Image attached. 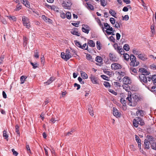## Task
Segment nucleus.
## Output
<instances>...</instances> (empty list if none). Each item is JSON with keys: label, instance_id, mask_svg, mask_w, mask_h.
Returning <instances> with one entry per match:
<instances>
[{"label": "nucleus", "instance_id": "09e8293b", "mask_svg": "<svg viewBox=\"0 0 156 156\" xmlns=\"http://www.w3.org/2000/svg\"><path fill=\"white\" fill-rule=\"evenodd\" d=\"M67 18L68 19H70L71 17V15L70 12H68L66 13Z\"/></svg>", "mask_w": 156, "mask_h": 156}, {"label": "nucleus", "instance_id": "69168bd1", "mask_svg": "<svg viewBox=\"0 0 156 156\" xmlns=\"http://www.w3.org/2000/svg\"><path fill=\"white\" fill-rule=\"evenodd\" d=\"M109 39L113 43H115V39L112 36H111L109 37Z\"/></svg>", "mask_w": 156, "mask_h": 156}, {"label": "nucleus", "instance_id": "0eeeda50", "mask_svg": "<svg viewBox=\"0 0 156 156\" xmlns=\"http://www.w3.org/2000/svg\"><path fill=\"white\" fill-rule=\"evenodd\" d=\"M90 78L93 83L97 84L99 83L98 78L93 75L91 74Z\"/></svg>", "mask_w": 156, "mask_h": 156}, {"label": "nucleus", "instance_id": "39448f33", "mask_svg": "<svg viewBox=\"0 0 156 156\" xmlns=\"http://www.w3.org/2000/svg\"><path fill=\"white\" fill-rule=\"evenodd\" d=\"M131 62L130 65L133 66H136L139 64V62L136 60V58L134 55H131L130 56Z\"/></svg>", "mask_w": 156, "mask_h": 156}, {"label": "nucleus", "instance_id": "052dcab7", "mask_svg": "<svg viewBox=\"0 0 156 156\" xmlns=\"http://www.w3.org/2000/svg\"><path fill=\"white\" fill-rule=\"evenodd\" d=\"M22 6L21 5H17L15 9L16 11H19L22 8Z\"/></svg>", "mask_w": 156, "mask_h": 156}, {"label": "nucleus", "instance_id": "680f3d73", "mask_svg": "<svg viewBox=\"0 0 156 156\" xmlns=\"http://www.w3.org/2000/svg\"><path fill=\"white\" fill-rule=\"evenodd\" d=\"M30 63L33 66V67L34 68L38 67V65L37 63L34 64L32 62H31Z\"/></svg>", "mask_w": 156, "mask_h": 156}, {"label": "nucleus", "instance_id": "8fccbe9b", "mask_svg": "<svg viewBox=\"0 0 156 156\" xmlns=\"http://www.w3.org/2000/svg\"><path fill=\"white\" fill-rule=\"evenodd\" d=\"M73 133V130H72L69 132H68L66 133L65 134L66 136H69L71 135H72V133Z\"/></svg>", "mask_w": 156, "mask_h": 156}, {"label": "nucleus", "instance_id": "c756f323", "mask_svg": "<svg viewBox=\"0 0 156 156\" xmlns=\"http://www.w3.org/2000/svg\"><path fill=\"white\" fill-rule=\"evenodd\" d=\"M109 13L113 16L115 18L116 17L115 16L116 15V13L114 10L112 9H110L109 11Z\"/></svg>", "mask_w": 156, "mask_h": 156}, {"label": "nucleus", "instance_id": "c85d7f7f", "mask_svg": "<svg viewBox=\"0 0 156 156\" xmlns=\"http://www.w3.org/2000/svg\"><path fill=\"white\" fill-rule=\"evenodd\" d=\"M130 72L132 74L136 75L137 74V70L136 69H130Z\"/></svg>", "mask_w": 156, "mask_h": 156}, {"label": "nucleus", "instance_id": "5701e85b", "mask_svg": "<svg viewBox=\"0 0 156 156\" xmlns=\"http://www.w3.org/2000/svg\"><path fill=\"white\" fill-rule=\"evenodd\" d=\"M116 50L121 55H123L124 54L123 50L121 47L120 46H118L117 47Z\"/></svg>", "mask_w": 156, "mask_h": 156}, {"label": "nucleus", "instance_id": "4468645a", "mask_svg": "<svg viewBox=\"0 0 156 156\" xmlns=\"http://www.w3.org/2000/svg\"><path fill=\"white\" fill-rule=\"evenodd\" d=\"M122 80L124 84H129L131 83V80L128 77L125 76L123 78Z\"/></svg>", "mask_w": 156, "mask_h": 156}, {"label": "nucleus", "instance_id": "e433bc0d", "mask_svg": "<svg viewBox=\"0 0 156 156\" xmlns=\"http://www.w3.org/2000/svg\"><path fill=\"white\" fill-rule=\"evenodd\" d=\"M101 5L103 7L107 5V2L105 0H100Z\"/></svg>", "mask_w": 156, "mask_h": 156}, {"label": "nucleus", "instance_id": "423d86ee", "mask_svg": "<svg viewBox=\"0 0 156 156\" xmlns=\"http://www.w3.org/2000/svg\"><path fill=\"white\" fill-rule=\"evenodd\" d=\"M83 27L82 28V30L83 32L87 34H88L89 31L90 30V28L89 27L85 24H83L82 25Z\"/></svg>", "mask_w": 156, "mask_h": 156}, {"label": "nucleus", "instance_id": "6e6552de", "mask_svg": "<svg viewBox=\"0 0 156 156\" xmlns=\"http://www.w3.org/2000/svg\"><path fill=\"white\" fill-rule=\"evenodd\" d=\"M95 61L97 62L96 65L100 66L103 63L102 58L99 56H97L95 58Z\"/></svg>", "mask_w": 156, "mask_h": 156}, {"label": "nucleus", "instance_id": "0e129e2a", "mask_svg": "<svg viewBox=\"0 0 156 156\" xmlns=\"http://www.w3.org/2000/svg\"><path fill=\"white\" fill-rule=\"evenodd\" d=\"M12 152H13V154L14 155L16 156L18 154V152L17 151H15L14 149H13V148L12 149Z\"/></svg>", "mask_w": 156, "mask_h": 156}, {"label": "nucleus", "instance_id": "6e6d98bb", "mask_svg": "<svg viewBox=\"0 0 156 156\" xmlns=\"http://www.w3.org/2000/svg\"><path fill=\"white\" fill-rule=\"evenodd\" d=\"M110 21L111 23L113 25L115 23V19L113 18H111L110 19Z\"/></svg>", "mask_w": 156, "mask_h": 156}, {"label": "nucleus", "instance_id": "bb28decb", "mask_svg": "<svg viewBox=\"0 0 156 156\" xmlns=\"http://www.w3.org/2000/svg\"><path fill=\"white\" fill-rule=\"evenodd\" d=\"M27 78V77L26 76H21L20 77L21 83H23L26 80V79Z\"/></svg>", "mask_w": 156, "mask_h": 156}, {"label": "nucleus", "instance_id": "c03bdc74", "mask_svg": "<svg viewBox=\"0 0 156 156\" xmlns=\"http://www.w3.org/2000/svg\"><path fill=\"white\" fill-rule=\"evenodd\" d=\"M124 58L125 60L127 61H128L129 58V55L127 53L125 54L124 55Z\"/></svg>", "mask_w": 156, "mask_h": 156}, {"label": "nucleus", "instance_id": "cd10ccee", "mask_svg": "<svg viewBox=\"0 0 156 156\" xmlns=\"http://www.w3.org/2000/svg\"><path fill=\"white\" fill-rule=\"evenodd\" d=\"M34 57L36 58H38L39 57V51L38 50H36L34 51Z\"/></svg>", "mask_w": 156, "mask_h": 156}, {"label": "nucleus", "instance_id": "774afa93", "mask_svg": "<svg viewBox=\"0 0 156 156\" xmlns=\"http://www.w3.org/2000/svg\"><path fill=\"white\" fill-rule=\"evenodd\" d=\"M56 120H55V119L54 118H52L50 120V123H54L55 122Z\"/></svg>", "mask_w": 156, "mask_h": 156}, {"label": "nucleus", "instance_id": "864d4df0", "mask_svg": "<svg viewBox=\"0 0 156 156\" xmlns=\"http://www.w3.org/2000/svg\"><path fill=\"white\" fill-rule=\"evenodd\" d=\"M108 91L109 92L111 93L112 94L115 95H116L117 94V93L116 92H115L114 90L112 89H109Z\"/></svg>", "mask_w": 156, "mask_h": 156}, {"label": "nucleus", "instance_id": "6ab92c4d", "mask_svg": "<svg viewBox=\"0 0 156 156\" xmlns=\"http://www.w3.org/2000/svg\"><path fill=\"white\" fill-rule=\"evenodd\" d=\"M123 88L126 91L129 92L130 90V87L127 84H123L122 85Z\"/></svg>", "mask_w": 156, "mask_h": 156}, {"label": "nucleus", "instance_id": "3c124183", "mask_svg": "<svg viewBox=\"0 0 156 156\" xmlns=\"http://www.w3.org/2000/svg\"><path fill=\"white\" fill-rule=\"evenodd\" d=\"M8 17L10 20L14 21H15L16 20V18L14 16H9Z\"/></svg>", "mask_w": 156, "mask_h": 156}, {"label": "nucleus", "instance_id": "603ef678", "mask_svg": "<svg viewBox=\"0 0 156 156\" xmlns=\"http://www.w3.org/2000/svg\"><path fill=\"white\" fill-rule=\"evenodd\" d=\"M42 18L43 19V20L45 21H49V20H50V19L48 17H46L44 15H42Z\"/></svg>", "mask_w": 156, "mask_h": 156}, {"label": "nucleus", "instance_id": "dca6fc26", "mask_svg": "<svg viewBox=\"0 0 156 156\" xmlns=\"http://www.w3.org/2000/svg\"><path fill=\"white\" fill-rule=\"evenodd\" d=\"M138 57L143 61H145L147 59V56L145 55L141 54L138 55Z\"/></svg>", "mask_w": 156, "mask_h": 156}, {"label": "nucleus", "instance_id": "bf43d9fd", "mask_svg": "<svg viewBox=\"0 0 156 156\" xmlns=\"http://www.w3.org/2000/svg\"><path fill=\"white\" fill-rule=\"evenodd\" d=\"M27 38L26 37H23V45L26 46L27 43Z\"/></svg>", "mask_w": 156, "mask_h": 156}, {"label": "nucleus", "instance_id": "13d9d810", "mask_svg": "<svg viewBox=\"0 0 156 156\" xmlns=\"http://www.w3.org/2000/svg\"><path fill=\"white\" fill-rule=\"evenodd\" d=\"M74 42L76 46L80 48L81 47V45L80 44L79 42L77 40L75 41Z\"/></svg>", "mask_w": 156, "mask_h": 156}, {"label": "nucleus", "instance_id": "473e14b6", "mask_svg": "<svg viewBox=\"0 0 156 156\" xmlns=\"http://www.w3.org/2000/svg\"><path fill=\"white\" fill-rule=\"evenodd\" d=\"M3 137H5V139L7 140H8V138L9 136L7 134V132L6 130H4L3 131Z\"/></svg>", "mask_w": 156, "mask_h": 156}, {"label": "nucleus", "instance_id": "aec40b11", "mask_svg": "<svg viewBox=\"0 0 156 156\" xmlns=\"http://www.w3.org/2000/svg\"><path fill=\"white\" fill-rule=\"evenodd\" d=\"M88 110L89 114L91 116H93L94 115L93 108L91 105H89L88 106Z\"/></svg>", "mask_w": 156, "mask_h": 156}, {"label": "nucleus", "instance_id": "49530a36", "mask_svg": "<svg viewBox=\"0 0 156 156\" xmlns=\"http://www.w3.org/2000/svg\"><path fill=\"white\" fill-rule=\"evenodd\" d=\"M135 140L138 143H139L141 142V140L139 137L136 135H135Z\"/></svg>", "mask_w": 156, "mask_h": 156}, {"label": "nucleus", "instance_id": "79ce46f5", "mask_svg": "<svg viewBox=\"0 0 156 156\" xmlns=\"http://www.w3.org/2000/svg\"><path fill=\"white\" fill-rule=\"evenodd\" d=\"M154 24H152L151 26V32L152 34H154L155 33V30L154 28Z\"/></svg>", "mask_w": 156, "mask_h": 156}, {"label": "nucleus", "instance_id": "f03ea898", "mask_svg": "<svg viewBox=\"0 0 156 156\" xmlns=\"http://www.w3.org/2000/svg\"><path fill=\"white\" fill-rule=\"evenodd\" d=\"M61 57L66 61H67L73 56L70 50L67 49H66L65 53L62 52L61 54Z\"/></svg>", "mask_w": 156, "mask_h": 156}, {"label": "nucleus", "instance_id": "72a5a7b5", "mask_svg": "<svg viewBox=\"0 0 156 156\" xmlns=\"http://www.w3.org/2000/svg\"><path fill=\"white\" fill-rule=\"evenodd\" d=\"M88 43L90 46L94 47L95 46V44L93 40H90L89 41H88Z\"/></svg>", "mask_w": 156, "mask_h": 156}, {"label": "nucleus", "instance_id": "f704fd0d", "mask_svg": "<svg viewBox=\"0 0 156 156\" xmlns=\"http://www.w3.org/2000/svg\"><path fill=\"white\" fill-rule=\"evenodd\" d=\"M123 49L126 51H128L129 50L130 48L128 44H125L123 46Z\"/></svg>", "mask_w": 156, "mask_h": 156}, {"label": "nucleus", "instance_id": "4be33fe9", "mask_svg": "<svg viewBox=\"0 0 156 156\" xmlns=\"http://www.w3.org/2000/svg\"><path fill=\"white\" fill-rule=\"evenodd\" d=\"M87 4V8L91 10H94V8L93 5L91 4L90 2H86Z\"/></svg>", "mask_w": 156, "mask_h": 156}, {"label": "nucleus", "instance_id": "f3484780", "mask_svg": "<svg viewBox=\"0 0 156 156\" xmlns=\"http://www.w3.org/2000/svg\"><path fill=\"white\" fill-rule=\"evenodd\" d=\"M55 79V78L54 77H51L49 80H48L47 82H44V83L45 84V85H49Z\"/></svg>", "mask_w": 156, "mask_h": 156}, {"label": "nucleus", "instance_id": "a878e982", "mask_svg": "<svg viewBox=\"0 0 156 156\" xmlns=\"http://www.w3.org/2000/svg\"><path fill=\"white\" fill-rule=\"evenodd\" d=\"M149 142L147 141V140H145L144 145L145 149H148L149 148Z\"/></svg>", "mask_w": 156, "mask_h": 156}, {"label": "nucleus", "instance_id": "f8f14e48", "mask_svg": "<svg viewBox=\"0 0 156 156\" xmlns=\"http://www.w3.org/2000/svg\"><path fill=\"white\" fill-rule=\"evenodd\" d=\"M140 72L141 73V75H147L149 74L150 72L147 69H139Z\"/></svg>", "mask_w": 156, "mask_h": 156}, {"label": "nucleus", "instance_id": "a19ab883", "mask_svg": "<svg viewBox=\"0 0 156 156\" xmlns=\"http://www.w3.org/2000/svg\"><path fill=\"white\" fill-rule=\"evenodd\" d=\"M121 103L123 105V106H125L126 105V101L123 98H121L120 100Z\"/></svg>", "mask_w": 156, "mask_h": 156}, {"label": "nucleus", "instance_id": "338daca9", "mask_svg": "<svg viewBox=\"0 0 156 156\" xmlns=\"http://www.w3.org/2000/svg\"><path fill=\"white\" fill-rule=\"evenodd\" d=\"M78 80L79 82L81 84H84V82L83 81H82V79L80 77H79L78 78Z\"/></svg>", "mask_w": 156, "mask_h": 156}, {"label": "nucleus", "instance_id": "4c0bfd02", "mask_svg": "<svg viewBox=\"0 0 156 156\" xmlns=\"http://www.w3.org/2000/svg\"><path fill=\"white\" fill-rule=\"evenodd\" d=\"M97 47V49L100 50L101 48V43L99 41H97L96 42Z\"/></svg>", "mask_w": 156, "mask_h": 156}, {"label": "nucleus", "instance_id": "20e7f679", "mask_svg": "<svg viewBox=\"0 0 156 156\" xmlns=\"http://www.w3.org/2000/svg\"><path fill=\"white\" fill-rule=\"evenodd\" d=\"M22 22L24 26L29 29L30 27V22L28 18L25 16H22Z\"/></svg>", "mask_w": 156, "mask_h": 156}, {"label": "nucleus", "instance_id": "ea45409f", "mask_svg": "<svg viewBox=\"0 0 156 156\" xmlns=\"http://www.w3.org/2000/svg\"><path fill=\"white\" fill-rule=\"evenodd\" d=\"M151 148L154 150L156 151V142H154L151 145Z\"/></svg>", "mask_w": 156, "mask_h": 156}, {"label": "nucleus", "instance_id": "2f4dec72", "mask_svg": "<svg viewBox=\"0 0 156 156\" xmlns=\"http://www.w3.org/2000/svg\"><path fill=\"white\" fill-rule=\"evenodd\" d=\"M71 33L73 35H76L78 36H80V33L75 30H73L71 31Z\"/></svg>", "mask_w": 156, "mask_h": 156}, {"label": "nucleus", "instance_id": "de8ad7c7", "mask_svg": "<svg viewBox=\"0 0 156 156\" xmlns=\"http://www.w3.org/2000/svg\"><path fill=\"white\" fill-rule=\"evenodd\" d=\"M104 25L105 27V28L107 29V30H108V29L109 28V25L107 23H104Z\"/></svg>", "mask_w": 156, "mask_h": 156}, {"label": "nucleus", "instance_id": "c9c22d12", "mask_svg": "<svg viewBox=\"0 0 156 156\" xmlns=\"http://www.w3.org/2000/svg\"><path fill=\"white\" fill-rule=\"evenodd\" d=\"M150 90L154 94H156V86H153Z\"/></svg>", "mask_w": 156, "mask_h": 156}, {"label": "nucleus", "instance_id": "f257e3e1", "mask_svg": "<svg viewBox=\"0 0 156 156\" xmlns=\"http://www.w3.org/2000/svg\"><path fill=\"white\" fill-rule=\"evenodd\" d=\"M140 98L136 93L133 94L132 95H130L126 98V101L128 102V105L130 106H135L137 104V102L140 100Z\"/></svg>", "mask_w": 156, "mask_h": 156}, {"label": "nucleus", "instance_id": "5fc2aeb1", "mask_svg": "<svg viewBox=\"0 0 156 156\" xmlns=\"http://www.w3.org/2000/svg\"><path fill=\"white\" fill-rule=\"evenodd\" d=\"M104 85L106 87H109L110 86V84L109 82L105 81L104 83Z\"/></svg>", "mask_w": 156, "mask_h": 156}, {"label": "nucleus", "instance_id": "7ed1b4c3", "mask_svg": "<svg viewBox=\"0 0 156 156\" xmlns=\"http://www.w3.org/2000/svg\"><path fill=\"white\" fill-rule=\"evenodd\" d=\"M133 126L136 128L138 127L139 124L141 126L145 125L144 120L139 117H136L133 120Z\"/></svg>", "mask_w": 156, "mask_h": 156}, {"label": "nucleus", "instance_id": "7c9ffc66", "mask_svg": "<svg viewBox=\"0 0 156 156\" xmlns=\"http://www.w3.org/2000/svg\"><path fill=\"white\" fill-rule=\"evenodd\" d=\"M87 58L91 62H94V59L92 58V57L90 55H86Z\"/></svg>", "mask_w": 156, "mask_h": 156}, {"label": "nucleus", "instance_id": "a18cd8bd", "mask_svg": "<svg viewBox=\"0 0 156 156\" xmlns=\"http://www.w3.org/2000/svg\"><path fill=\"white\" fill-rule=\"evenodd\" d=\"M88 48V46L87 45V44L86 43L84 44L83 46L81 45V47H80V48L85 50H87Z\"/></svg>", "mask_w": 156, "mask_h": 156}, {"label": "nucleus", "instance_id": "4d7b16f0", "mask_svg": "<svg viewBox=\"0 0 156 156\" xmlns=\"http://www.w3.org/2000/svg\"><path fill=\"white\" fill-rule=\"evenodd\" d=\"M114 85H115V87H121V85H120V83L119 82H114Z\"/></svg>", "mask_w": 156, "mask_h": 156}, {"label": "nucleus", "instance_id": "9b49d317", "mask_svg": "<svg viewBox=\"0 0 156 156\" xmlns=\"http://www.w3.org/2000/svg\"><path fill=\"white\" fill-rule=\"evenodd\" d=\"M72 4L71 2H64L62 4V6L65 9H69L70 8Z\"/></svg>", "mask_w": 156, "mask_h": 156}, {"label": "nucleus", "instance_id": "37998d69", "mask_svg": "<svg viewBox=\"0 0 156 156\" xmlns=\"http://www.w3.org/2000/svg\"><path fill=\"white\" fill-rule=\"evenodd\" d=\"M23 4L27 7L29 8L30 7V3L27 0H26L25 1V3H24V4Z\"/></svg>", "mask_w": 156, "mask_h": 156}, {"label": "nucleus", "instance_id": "a211bd4d", "mask_svg": "<svg viewBox=\"0 0 156 156\" xmlns=\"http://www.w3.org/2000/svg\"><path fill=\"white\" fill-rule=\"evenodd\" d=\"M111 68H121V66L119 64L113 63L111 65Z\"/></svg>", "mask_w": 156, "mask_h": 156}, {"label": "nucleus", "instance_id": "ddd939ff", "mask_svg": "<svg viewBox=\"0 0 156 156\" xmlns=\"http://www.w3.org/2000/svg\"><path fill=\"white\" fill-rule=\"evenodd\" d=\"M137 116L139 117H143L145 115V112L143 110H138L136 112Z\"/></svg>", "mask_w": 156, "mask_h": 156}, {"label": "nucleus", "instance_id": "e2e57ef3", "mask_svg": "<svg viewBox=\"0 0 156 156\" xmlns=\"http://www.w3.org/2000/svg\"><path fill=\"white\" fill-rule=\"evenodd\" d=\"M114 27L117 28V29H119L120 28V25L117 22H116V23L115 24Z\"/></svg>", "mask_w": 156, "mask_h": 156}, {"label": "nucleus", "instance_id": "1a4fd4ad", "mask_svg": "<svg viewBox=\"0 0 156 156\" xmlns=\"http://www.w3.org/2000/svg\"><path fill=\"white\" fill-rule=\"evenodd\" d=\"M112 113L117 118L120 117L121 116V113L119 112L118 110L115 107L113 108Z\"/></svg>", "mask_w": 156, "mask_h": 156}, {"label": "nucleus", "instance_id": "9d476101", "mask_svg": "<svg viewBox=\"0 0 156 156\" xmlns=\"http://www.w3.org/2000/svg\"><path fill=\"white\" fill-rule=\"evenodd\" d=\"M139 79L143 84L144 83H147V79L146 76L143 75H140Z\"/></svg>", "mask_w": 156, "mask_h": 156}, {"label": "nucleus", "instance_id": "b1692460", "mask_svg": "<svg viewBox=\"0 0 156 156\" xmlns=\"http://www.w3.org/2000/svg\"><path fill=\"white\" fill-rule=\"evenodd\" d=\"M146 138L148 142L150 143L151 141H154V138L153 136L149 135H147L146 136Z\"/></svg>", "mask_w": 156, "mask_h": 156}, {"label": "nucleus", "instance_id": "58836bf2", "mask_svg": "<svg viewBox=\"0 0 156 156\" xmlns=\"http://www.w3.org/2000/svg\"><path fill=\"white\" fill-rule=\"evenodd\" d=\"M15 129L16 133L19 135L20 134V132L19 131V127L18 125H16Z\"/></svg>", "mask_w": 156, "mask_h": 156}, {"label": "nucleus", "instance_id": "412c9836", "mask_svg": "<svg viewBox=\"0 0 156 156\" xmlns=\"http://www.w3.org/2000/svg\"><path fill=\"white\" fill-rule=\"evenodd\" d=\"M115 75H119L123 77L126 75L125 73L124 72H122L121 71H116L115 72Z\"/></svg>", "mask_w": 156, "mask_h": 156}, {"label": "nucleus", "instance_id": "2eb2a0df", "mask_svg": "<svg viewBox=\"0 0 156 156\" xmlns=\"http://www.w3.org/2000/svg\"><path fill=\"white\" fill-rule=\"evenodd\" d=\"M110 59L112 61H116L117 60V58L115 56V55L112 53L109 54Z\"/></svg>", "mask_w": 156, "mask_h": 156}, {"label": "nucleus", "instance_id": "393cba45", "mask_svg": "<svg viewBox=\"0 0 156 156\" xmlns=\"http://www.w3.org/2000/svg\"><path fill=\"white\" fill-rule=\"evenodd\" d=\"M81 76L83 79H87L88 78L87 74L84 72L81 71Z\"/></svg>", "mask_w": 156, "mask_h": 156}]
</instances>
